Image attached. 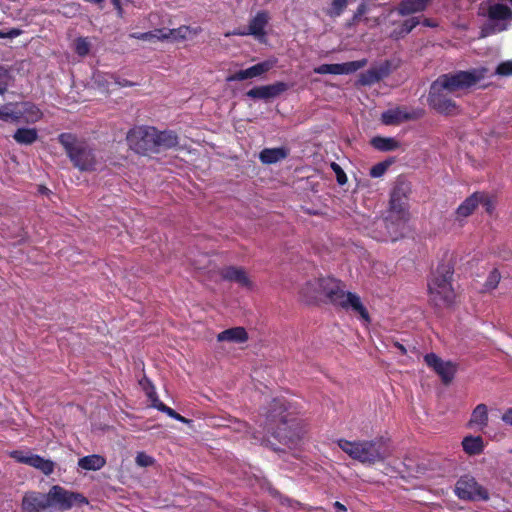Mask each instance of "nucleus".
I'll return each instance as SVG.
<instances>
[{"instance_id":"29","label":"nucleus","mask_w":512,"mask_h":512,"mask_svg":"<svg viewBox=\"0 0 512 512\" xmlns=\"http://www.w3.org/2000/svg\"><path fill=\"white\" fill-rule=\"evenodd\" d=\"M387 75V69L385 67H374L360 75V83L362 85H371L378 82L380 79Z\"/></svg>"},{"instance_id":"52","label":"nucleus","mask_w":512,"mask_h":512,"mask_svg":"<svg viewBox=\"0 0 512 512\" xmlns=\"http://www.w3.org/2000/svg\"><path fill=\"white\" fill-rule=\"evenodd\" d=\"M394 345H395V347H397V348H398V349H399L403 354H404V353H406V349H405V347H404L402 344H400V343H398V342H395V343H394Z\"/></svg>"},{"instance_id":"55","label":"nucleus","mask_w":512,"mask_h":512,"mask_svg":"<svg viewBox=\"0 0 512 512\" xmlns=\"http://www.w3.org/2000/svg\"><path fill=\"white\" fill-rule=\"evenodd\" d=\"M3 36H4V32L0 31V37H3Z\"/></svg>"},{"instance_id":"43","label":"nucleus","mask_w":512,"mask_h":512,"mask_svg":"<svg viewBox=\"0 0 512 512\" xmlns=\"http://www.w3.org/2000/svg\"><path fill=\"white\" fill-rule=\"evenodd\" d=\"M388 168V164L385 162L378 163L370 169V175L374 178L381 177L384 175Z\"/></svg>"},{"instance_id":"11","label":"nucleus","mask_w":512,"mask_h":512,"mask_svg":"<svg viewBox=\"0 0 512 512\" xmlns=\"http://www.w3.org/2000/svg\"><path fill=\"white\" fill-rule=\"evenodd\" d=\"M273 404V407L270 411L266 413L267 418V430L268 432H271L276 438H279L281 441H284L285 444H291L295 445L296 440H299L301 438V435L297 433L296 439L288 437L286 434L282 432V429L277 428L274 429V424L277 422L284 423V417L282 416V413L284 411V403L280 399H275Z\"/></svg>"},{"instance_id":"15","label":"nucleus","mask_w":512,"mask_h":512,"mask_svg":"<svg viewBox=\"0 0 512 512\" xmlns=\"http://www.w3.org/2000/svg\"><path fill=\"white\" fill-rule=\"evenodd\" d=\"M276 62V59L271 58L256 65H253L247 69L237 71L233 75L229 76L227 78V81H243L246 79L259 77L268 72L270 69H272L275 66Z\"/></svg>"},{"instance_id":"20","label":"nucleus","mask_w":512,"mask_h":512,"mask_svg":"<svg viewBox=\"0 0 512 512\" xmlns=\"http://www.w3.org/2000/svg\"><path fill=\"white\" fill-rule=\"evenodd\" d=\"M221 275L225 280L234 281L242 287L247 289L253 288V282L246 271L240 267H226L221 271Z\"/></svg>"},{"instance_id":"22","label":"nucleus","mask_w":512,"mask_h":512,"mask_svg":"<svg viewBox=\"0 0 512 512\" xmlns=\"http://www.w3.org/2000/svg\"><path fill=\"white\" fill-rule=\"evenodd\" d=\"M178 143L177 135L171 131L159 132L155 129V153L174 147Z\"/></svg>"},{"instance_id":"13","label":"nucleus","mask_w":512,"mask_h":512,"mask_svg":"<svg viewBox=\"0 0 512 512\" xmlns=\"http://www.w3.org/2000/svg\"><path fill=\"white\" fill-rule=\"evenodd\" d=\"M366 64L367 61L365 59L341 64H322L314 68V72L318 74L346 75L356 72Z\"/></svg>"},{"instance_id":"47","label":"nucleus","mask_w":512,"mask_h":512,"mask_svg":"<svg viewBox=\"0 0 512 512\" xmlns=\"http://www.w3.org/2000/svg\"><path fill=\"white\" fill-rule=\"evenodd\" d=\"M502 421L505 422L506 424L508 425H511L512 426V408H509L507 409L502 417H501Z\"/></svg>"},{"instance_id":"39","label":"nucleus","mask_w":512,"mask_h":512,"mask_svg":"<svg viewBox=\"0 0 512 512\" xmlns=\"http://www.w3.org/2000/svg\"><path fill=\"white\" fill-rule=\"evenodd\" d=\"M500 278V273L497 270L491 271L485 283L486 290H492L496 288Z\"/></svg>"},{"instance_id":"18","label":"nucleus","mask_w":512,"mask_h":512,"mask_svg":"<svg viewBox=\"0 0 512 512\" xmlns=\"http://www.w3.org/2000/svg\"><path fill=\"white\" fill-rule=\"evenodd\" d=\"M288 86L284 82H276L270 85L258 86L250 89L246 94L253 99L268 100L279 96L286 91Z\"/></svg>"},{"instance_id":"38","label":"nucleus","mask_w":512,"mask_h":512,"mask_svg":"<svg viewBox=\"0 0 512 512\" xmlns=\"http://www.w3.org/2000/svg\"><path fill=\"white\" fill-rule=\"evenodd\" d=\"M160 35L153 33V32H145V33H133L131 34V37L144 40V41H151L154 38L160 39V38H167L168 36L166 34H162L161 31H159Z\"/></svg>"},{"instance_id":"3","label":"nucleus","mask_w":512,"mask_h":512,"mask_svg":"<svg viewBox=\"0 0 512 512\" xmlns=\"http://www.w3.org/2000/svg\"><path fill=\"white\" fill-rule=\"evenodd\" d=\"M410 184L404 180H398L391 192L390 214L387 221H381L387 228V237L383 239L396 240L404 230L408 219L407 199L410 193Z\"/></svg>"},{"instance_id":"8","label":"nucleus","mask_w":512,"mask_h":512,"mask_svg":"<svg viewBox=\"0 0 512 512\" xmlns=\"http://www.w3.org/2000/svg\"><path fill=\"white\" fill-rule=\"evenodd\" d=\"M488 15L489 22L482 31L483 36L507 29L508 25L512 21V11L503 3L497 2L491 4Z\"/></svg>"},{"instance_id":"9","label":"nucleus","mask_w":512,"mask_h":512,"mask_svg":"<svg viewBox=\"0 0 512 512\" xmlns=\"http://www.w3.org/2000/svg\"><path fill=\"white\" fill-rule=\"evenodd\" d=\"M50 507L57 506L62 510H68L74 505L87 504V499L79 493L68 491L61 486H53L49 492Z\"/></svg>"},{"instance_id":"1","label":"nucleus","mask_w":512,"mask_h":512,"mask_svg":"<svg viewBox=\"0 0 512 512\" xmlns=\"http://www.w3.org/2000/svg\"><path fill=\"white\" fill-rule=\"evenodd\" d=\"M488 72L487 68L481 67L470 71H460L455 74L440 76L431 85L429 93L430 105L440 113H456L457 106L449 97L451 95L459 96L462 92L485 79Z\"/></svg>"},{"instance_id":"26","label":"nucleus","mask_w":512,"mask_h":512,"mask_svg":"<svg viewBox=\"0 0 512 512\" xmlns=\"http://www.w3.org/2000/svg\"><path fill=\"white\" fill-rule=\"evenodd\" d=\"M482 199L481 193H474L468 197L457 209V218H465L473 213Z\"/></svg>"},{"instance_id":"16","label":"nucleus","mask_w":512,"mask_h":512,"mask_svg":"<svg viewBox=\"0 0 512 512\" xmlns=\"http://www.w3.org/2000/svg\"><path fill=\"white\" fill-rule=\"evenodd\" d=\"M270 19L268 12L260 11L258 12L249 22L247 30H237L234 31L233 35H252L255 38L262 40L265 36V27Z\"/></svg>"},{"instance_id":"5","label":"nucleus","mask_w":512,"mask_h":512,"mask_svg":"<svg viewBox=\"0 0 512 512\" xmlns=\"http://www.w3.org/2000/svg\"><path fill=\"white\" fill-rule=\"evenodd\" d=\"M59 142L76 167L81 170L94 169L96 165L95 155L86 143L77 140L74 135L69 133L61 134Z\"/></svg>"},{"instance_id":"31","label":"nucleus","mask_w":512,"mask_h":512,"mask_svg":"<svg viewBox=\"0 0 512 512\" xmlns=\"http://www.w3.org/2000/svg\"><path fill=\"white\" fill-rule=\"evenodd\" d=\"M464 451L470 455H476L483 451V439L480 436H467L462 441Z\"/></svg>"},{"instance_id":"37","label":"nucleus","mask_w":512,"mask_h":512,"mask_svg":"<svg viewBox=\"0 0 512 512\" xmlns=\"http://www.w3.org/2000/svg\"><path fill=\"white\" fill-rule=\"evenodd\" d=\"M90 43L87 38H78L75 41V51L80 56H85L89 53Z\"/></svg>"},{"instance_id":"46","label":"nucleus","mask_w":512,"mask_h":512,"mask_svg":"<svg viewBox=\"0 0 512 512\" xmlns=\"http://www.w3.org/2000/svg\"><path fill=\"white\" fill-rule=\"evenodd\" d=\"M418 18H411L405 21L402 27L401 34H407L409 33L414 27H416L419 24Z\"/></svg>"},{"instance_id":"33","label":"nucleus","mask_w":512,"mask_h":512,"mask_svg":"<svg viewBox=\"0 0 512 512\" xmlns=\"http://www.w3.org/2000/svg\"><path fill=\"white\" fill-rule=\"evenodd\" d=\"M37 136V130L34 128H20L14 133L13 138L19 144L30 145L36 141Z\"/></svg>"},{"instance_id":"24","label":"nucleus","mask_w":512,"mask_h":512,"mask_svg":"<svg viewBox=\"0 0 512 512\" xmlns=\"http://www.w3.org/2000/svg\"><path fill=\"white\" fill-rule=\"evenodd\" d=\"M288 156V150L283 147L266 148L260 152L259 158L264 164H274Z\"/></svg>"},{"instance_id":"17","label":"nucleus","mask_w":512,"mask_h":512,"mask_svg":"<svg viewBox=\"0 0 512 512\" xmlns=\"http://www.w3.org/2000/svg\"><path fill=\"white\" fill-rule=\"evenodd\" d=\"M25 512H44L50 508L49 496L39 492L26 493L22 500Z\"/></svg>"},{"instance_id":"21","label":"nucleus","mask_w":512,"mask_h":512,"mask_svg":"<svg viewBox=\"0 0 512 512\" xmlns=\"http://www.w3.org/2000/svg\"><path fill=\"white\" fill-rule=\"evenodd\" d=\"M14 109L20 112L19 121L23 120L28 123H34L42 116L40 110L31 103L14 104Z\"/></svg>"},{"instance_id":"23","label":"nucleus","mask_w":512,"mask_h":512,"mask_svg":"<svg viewBox=\"0 0 512 512\" xmlns=\"http://www.w3.org/2000/svg\"><path fill=\"white\" fill-rule=\"evenodd\" d=\"M488 424V408L485 404H478L472 411L469 426L483 430Z\"/></svg>"},{"instance_id":"30","label":"nucleus","mask_w":512,"mask_h":512,"mask_svg":"<svg viewBox=\"0 0 512 512\" xmlns=\"http://www.w3.org/2000/svg\"><path fill=\"white\" fill-rule=\"evenodd\" d=\"M430 0H403L399 6L402 15L420 12L426 8Z\"/></svg>"},{"instance_id":"49","label":"nucleus","mask_w":512,"mask_h":512,"mask_svg":"<svg viewBox=\"0 0 512 512\" xmlns=\"http://www.w3.org/2000/svg\"><path fill=\"white\" fill-rule=\"evenodd\" d=\"M112 4L114 5L115 9L117 10L118 12V15L120 17H122L123 15V9L121 7V4H120V0H111Z\"/></svg>"},{"instance_id":"50","label":"nucleus","mask_w":512,"mask_h":512,"mask_svg":"<svg viewBox=\"0 0 512 512\" xmlns=\"http://www.w3.org/2000/svg\"><path fill=\"white\" fill-rule=\"evenodd\" d=\"M130 85H131V83H130V82H128L127 80H122V81H121V80H119V79L117 78V84H116V86H122V87H124V86H130Z\"/></svg>"},{"instance_id":"32","label":"nucleus","mask_w":512,"mask_h":512,"mask_svg":"<svg viewBox=\"0 0 512 512\" xmlns=\"http://www.w3.org/2000/svg\"><path fill=\"white\" fill-rule=\"evenodd\" d=\"M371 145L379 151H394L400 147L399 142L392 137H374Z\"/></svg>"},{"instance_id":"19","label":"nucleus","mask_w":512,"mask_h":512,"mask_svg":"<svg viewBox=\"0 0 512 512\" xmlns=\"http://www.w3.org/2000/svg\"><path fill=\"white\" fill-rule=\"evenodd\" d=\"M417 116L416 113H410L404 107H395L383 112L381 119L386 125H397L404 121L414 119Z\"/></svg>"},{"instance_id":"14","label":"nucleus","mask_w":512,"mask_h":512,"mask_svg":"<svg viewBox=\"0 0 512 512\" xmlns=\"http://www.w3.org/2000/svg\"><path fill=\"white\" fill-rule=\"evenodd\" d=\"M424 359L426 364L441 377L444 383H449L453 379L456 367L452 362H445L434 353L427 354Z\"/></svg>"},{"instance_id":"41","label":"nucleus","mask_w":512,"mask_h":512,"mask_svg":"<svg viewBox=\"0 0 512 512\" xmlns=\"http://www.w3.org/2000/svg\"><path fill=\"white\" fill-rule=\"evenodd\" d=\"M496 74L500 76L512 75V61H505L500 63L496 68Z\"/></svg>"},{"instance_id":"48","label":"nucleus","mask_w":512,"mask_h":512,"mask_svg":"<svg viewBox=\"0 0 512 512\" xmlns=\"http://www.w3.org/2000/svg\"><path fill=\"white\" fill-rule=\"evenodd\" d=\"M20 35V31L17 29H12L7 33H4V36L2 38H14Z\"/></svg>"},{"instance_id":"54","label":"nucleus","mask_w":512,"mask_h":512,"mask_svg":"<svg viewBox=\"0 0 512 512\" xmlns=\"http://www.w3.org/2000/svg\"><path fill=\"white\" fill-rule=\"evenodd\" d=\"M423 24H424L425 26H429V27H433V26H435V23L431 22V21H430V20H428V19H425V20H424V22H423Z\"/></svg>"},{"instance_id":"12","label":"nucleus","mask_w":512,"mask_h":512,"mask_svg":"<svg viewBox=\"0 0 512 512\" xmlns=\"http://www.w3.org/2000/svg\"><path fill=\"white\" fill-rule=\"evenodd\" d=\"M10 456L17 462L24 463L40 470L45 475L51 474L54 470V463L52 461L35 455L30 451L14 450L10 453Z\"/></svg>"},{"instance_id":"7","label":"nucleus","mask_w":512,"mask_h":512,"mask_svg":"<svg viewBox=\"0 0 512 512\" xmlns=\"http://www.w3.org/2000/svg\"><path fill=\"white\" fill-rule=\"evenodd\" d=\"M127 142L139 154L155 153V128L135 127L127 134Z\"/></svg>"},{"instance_id":"28","label":"nucleus","mask_w":512,"mask_h":512,"mask_svg":"<svg viewBox=\"0 0 512 512\" xmlns=\"http://www.w3.org/2000/svg\"><path fill=\"white\" fill-rule=\"evenodd\" d=\"M147 396L151 400L153 407L166 413L168 416H170L173 419H176V420L184 422V423L188 422V420L186 418H184L183 416H181L180 414L175 412L172 408H170V407L166 406L165 404H163L162 402H160L157 399L156 392L154 391L153 388H151L150 390L147 391Z\"/></svg>"},{"instance_id":"45","label":"nucleus","mask_w":512,"mask_h":512,"mask_svg":"<svg viewBox=\"0 0 512 512\" xmlns=\"http://www.w3.org/2000/svg\"><path fill=\"white\" fill-rule=\"evenodd\" d=\"M481 195H482V199L480 201V204L483 205V207L486 209V211L488 213H491L495 207L494 200L491 197H489L483 193H481Z\"/></svg>"},{"instance_id":"10","label":"nucleus","mask_w":512,"mask_h":512,"mask_svg":"<svg viewBox=\"0 0 512 512\" xmlns=\"http://www.w3.org/2000/svg\"><path fill=\"white\" fill-rule=\"evenodd\" d=\"M455 493L462 500L487 501L489 499L487 490L469 476L461 477L457 481Z\"/></svg>"},{"instance_id":"27","label":"nucleus","mask_w":512,"mask_h":512,"mask_svg":"<svg viewBox=\"0 0 512 512\" xmlns=\"http://www.w3.org/2000/svg\"><path fill=\"white\" fill-rule=\"evenodd\" d=\"M106 464V460L101 455L93 454L82 457L78 460V466L84 470L97 471Z\"/></svg>"},{"instance_id":"35","label":"nucleus","mask_w":512,"mask_h":512,"mask_svg":"<svg viewBox=\"0 0 512 512\" xmlns=\"http://www.w3.org/2000/svg\"><path fill=\"white\" fill-rule=\"evenodd\" d=\"M19 114L20 112L15 111L13 103L0 108V119L4 121H19Z\"/></svg>"},{"instance_id":"53","label":"nucleus","mask_w":512,"mask_h":512,"mask_svg":"<svg viewBox=\"0 0 512 512\" xmlns=\"http://www.w3.org/2000/svg\"><path fill=\"white\" fill-rule=\"evenodd\" d=\"M334 506H335V508H337V509H339V510H341V511H346L345 506H344V505H342L340 502H335V503H334Z\"/></svg>"},{"instance_id":"40","label":"nucleus","mask_w":512,"mask_h":512,"mask_svg":"<svg viewBox=\"0 0 512 512\" xmlns=\"http://www.w3.org/2000/svg\"><path fill=\"white\" fill-rule=\"evenodd\" d=\"M135 462L140 467H148L153 465L154 459L144 452H139L136 455Z\"/></svg>"},{"instance_id":"42","label":"nucleus","mask_w":512,"mask_h":512,"mask_svg":"<svg viewBox=\"0 0 512 512\" xmlns=\"http://www.w3.org/2000/svg\"><path fill=\"white\" fill-rule=\"evenodd\" d=\"M10 75L8 71L4 68H0V94H3L9 85Z\"/></svg>"},{"instance_id":"44","label":"nucleus","mask_w":512,"mask_h":512,"mask_svg":"<svg viewBox=\"0 0 512 512\" xmlns=\"http://www.w3.org/2000/svg\"><path fill=\"white\" fill-rule=\"evenodd\" d=\"M331 168L336 175L337 182L340 185H344L347 182V176L345 172L342 170V168L336 163H332Z\"/></svg>"},{"instance_id":"25","label":"nucleus","mask_w":512,"mask_h":512,"mask_svg":"<svg viewBox=\"0 0 512 512\" xmlns=\"http://www.w3.org/2000/svg\"><path fill=\"white\" fill-rule=\"evenodd\" d=\"M248 339L247 332L242 327L227 329L218 334L217 340L220 342L243 343Z\"/></svg>"},{"instance_id":"2","label":"nucleus","mask_w":512,"mask_h":512,"mask_svg":"<svg viewBox=\"0 0 512 512\" xmlns=\"http://www.w3.org/2000/svg\"><path fill=\"white\" fill-rule=\"evenodd\" d=\"M300 295L306 302L325 297L331 304L359 314L364 321L369 320L368 312L360 297L346 292L342 283L334 278L322 277L309 280L301 287Z\"/></svg>"},{"instance_id":"4","label":"nucleus","mask_w":512,"mask_h":512,"mask_svg":"<svg viewBox=\"0 0 512 512\" xmlns=\"http://www.w3.org/2000/svg\"><path fill=\"white\" fill-rule=\"evenodd\" d=\"M338 446L353 460L369 466L383 462L390 455L388 448L379 440L340 439Z\"/></svg>"},{"instance_id":"51","label":"nucleus","mask_w":512,"mask_h":512,"mask_svg":"<svg viewBox=\"0 0 512 512\" xmlns=\"http://www.w3.org/2000/svg\"><path fill=\"white\" fill-rule=\"evenodd\" d=\"M130 85H131V83H130V82H128L127 80H122V81H121V80H119V79L117 78V84H116V86H122V87H124V86H130Z\"/></svg>"},{"instance_id":"34","label":"nucleus","mask_w":512,"mask_h":512,"mask_svg":"<svg viewBox=\"0 0 512 512\" xmlns=\"http://www.w3.org/2000/svg\"><path fill=\"white\" fill-rule=\"evenodd\" d=\"M95 82L105 92H112L117 84V78L112 74H97Z\"/></svg>"},{"instance_id":"36","label":"nucleus","mask_w":512,"mask_h":512,"mask_svg":"<svg viewBox=\"0 0 512 512\" xmlns=\"http://www.w3.org/2000/svg\"><path fill=\"white\" fill-rule=\"evenodd\" d=\"M348 0H332L331 8L328 10V15L331 17L340 16L345 10Z\"/></svg>"},{"instance_id":"6","label":"nucleus","mask_w":512,"mask_h":512,"mask_svg":"<svg viewBox=\"0 0 512 512\" xmlns=\"http://www.w3.org/2000/svg\"><path fill=\"white\" fill-rule=\"evenodd\" d=\"M452 271L442 266L433 274L428 287L431 299L437 305H450L455 299L451 285Z\"/></svg>"}]
</instances>
